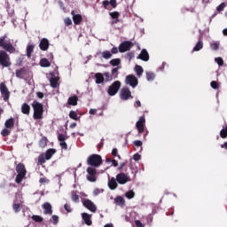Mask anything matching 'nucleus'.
Instances as JSON below:
<instances>
[{"label": "nucleus", "mask_w": 227, "mask_h": 227, "mask_svg": "<svg viewBox=\"0 0 227 227\" xmlns=\"http://www.w3.org/2000/svg\"><path fill=\"white\" fill-rule=\"evenodd\" d=\"M69 118H71V120H77V112L73 111V110L70 111Z\"/></svg>", "instance_id": "50"}, {"label": "nucleus", "mask_w": 227, "mask_h": 227, "mask_svg": "<svg viewBox=\"0 0 227 227\" xmlns=\"http://www.w3.org/2000/svg\"><path fill=\"white\" fill-rule=\"evenodd\" d=\"M45 160H47V159L45 158V154L39 155L38 161H37L38 166H42L43 164H45Z\"/></svg>", "instance_id": "35"}, {"label": "nucleus", "mask_w": 227, "mask_h": 227, "mask_svg": "<svg viewBox=\"0 0 227 227\" xmlns=\"http://www.w3.org/2000/svg\"><path fill=\"white\" fill-rule=\"evenodd\" d=\"M105 10H109V4L112 6V8H116L118 6V4L116 3V0H105L102 3Z\"/></svg>", "instance_id": "17"}, {"label": "nucleus", "mask_w": 227, "mask_h": 227, "mask_svg": "<svg viewBox=\"0 0 227 227\" xmlns=\"http://www.w3.org/2000/svg\"><path fill=\"white\" fill-rule=\"evenodd\" d=\"M135 72H136L137 77H141V75H143V73L145 72V70L143 69V67L137 65L135 67Z\"/></svg>", "instance_id": "30"}, {"label": "nucleus", "mask_w": 227, "mask_h": 227, "mask_svg": "<svg viewBox=\"0 0 227 227\" xmlns=\"http://www.w3.org/2000/svg\"><path fill=\"white\" fill-rule=\"evenodd\" d=\"M121 63V59H113L110 60V65L112 67H118Z\"/></svg>", "instance_id": "39"}, {"label": "nucleus", "mask_w": 227, "mask_h": 227, "mask_svg": "<svg viewBox=\"0 0 227 227\" xmlns=\"http://www.w3.org/2000/svg\"><path fill=\"white\" fill-rule=\"evenodd\" d=\"M108 187H109V189H111V191H114V190L118 189V183L114 177H112L108 181Z\"/></svg>", "instance_id": "24"}, {"label": "nucleus", "mask_w": 227, "mask_h": 227, "mask_svg": "<svg viewBox=\"0 0 227 227\" xmlns=\"http://www.w3.org/2000/svg\"><path fill=\"white\" fill-rule=\"evenodd\" d=\"M112 155H113V157H118V159H121V156L118 155V149L117 148H114L112 150Z\"/></svg>", "instance_id": "55"}, {"label": "nucleus", "mask_w": 227, "mask_h": 227, "mask_svg": "<svg viewBox=\"0 0 227 227\" xmlns=\"http://www.w3.org/2000/svg\"><path fill=\"white\" fill-rule=\"evenodd\" d=\"M135 54H134V51H130V52H128L125 56V58L127 59H129V61H132L133 58H134Z\"/></svg>", "instance_id": "52"}, {"label": "nucleus", "mask_w": 227, "mask_h": 227, "mask_svg": "<svg viewBox=\"0 0 227 227\" xmlns=\"http://www.w3.org/2000/svg\"><path fill=\"white\" fill-rule=\"evenodd\" d=\"M10 134H12V129H10L9 128H4L1 131V136H3V137H8Z\"/></svg>", "instance_id": "34"}, {"label": "nucleus", "mask_w": 227, "mask_h": 227, "mask_svg": "<svg viewBox=\"0 0 227 227\" xmlns=\"http://www.w3.org/2000/svg\"><path fill=\"white\" fill-rule=\"evenodd\" d=\"M118 70H120V67H115L112 69L111 75H113L114 79H118Z\"/></svg>", "instance_id": "46"}, {"label": "nucleus", "mask_w": 227, "mask_h": 227, "mask_svg": "<svg viewBox=\"0 0 227 227\" xmlns=\"http://www.w3.org/2000/svg\"><path fill=\"white\" fill-rule=\"evenodd\" d=\"M32 107L34 111V120H42V118H43V105L35 100L32 103Z\"/></svg>", "instance_id": "2"}, {"label": "nucleus", "mask_w": 227, "mask_h": 227, "mask_svg": "<svg viewBox=\"0 0 227 227\" xmlns=\"http://www.w3.org/2000/svg\"><path fill=\"white\" fill-rule=\"evenodd\" d=\"M111 54H118V49L116 47L112 48Z\"/></svg>", "instance_id": "62"}, {"label": "nucleus", "mask_w": 227, "mask_h": 227, "mask_svg": "<svg viewBox=\"0 0 227 227\" xmlns=\"http://www.w3.org/2000/svg\"><path fill=\"white\" fill-rule=\"evenodd\" d=\"M12 210L15 212V214H19V212L22 210V205L20 203L14 202L12 204Z\"/></svg>", "instance_id": "29"}, {"label": "nucleus", "mask_w": 227, "mask_h": 227, "mask_svg": "<svg viewBox=\"0 0 227 227\" xmlns=\"http://www.w3.org/2000/svg\"><path fill=\"white\" fill-rule=\"evenodd\" d=\"M49 45H50L49 39L43 38L40 41L39 49H41V51H48Z\"/></svg>", "instance_id": "16"}, {"label": "nucleus", "mask_w": 227, "mask_h": 227, "mask_svg": "<svg viewBox=\"0 0 227 227\" xmlns=\"http://www.w3.org/2000/svg\"><path fill=\"white\" fill-rule=\"evenodd\" d=\"M87 180L89 182H97V169L92 167L87 168Z\"/></svg>", "instance_id": "8"}, {"label": "nucleus", "mask_w": 227, "mask_h": 227, "mask_svg": "<svg viewBox=\"0 0 227 227\" xmlns=\"http://www.w3.org/2000/svg\"><path fill=\"white\" fill-rule=\"evenodd\" d=\"M16 172L18 175L16 176L15 182L16 184H21L22 181L26 178V175H27L26 165H24V163H19L16 166Z\"/></svg>", "instance_id": "3"}, {"label": "nucleus", "mask_w": 227, "mask_h": 227, "mask_svg": "<svg viewBox=\"0 0 227 227\" xmlns=\"http://www.w3.org/2000/svg\"><path fill=\"white\" fill-rule=\"evenodd\" d=\"M203 49V41L200 40L193 48V52H198Z\"/></svg>", "instance_id": "32"}, {"label": "nucleus", "mask_w": 227, "mask_h": 227, "mask_svg": "<svg viewBox=\"0 0 227 227\" xmlns=\"http://www.w3.org/2000/svg\"><path fill=\"white\" fill-rule=\"evenodd\" d=\"M135 224L137 227H145V224L143 223H141V221H139V220H136Z\"/></svg>", "instance_id": "59"}, {"label": "nucleus", "mask_w": 227, "mask_h": 227, "mask_svg": "<svg viewBox=\"0 0 227 227\" xmlns=\"http://www.w3.org/2000/svg\"><path fill=\"white\" fill-rule=\"evenodd\" d=\"M126 84H129L131 88H136L139 84V82L134 74H129L126 76Z\"/></svg>", "instance_id": "10"}, {"label": "nucleus", "mask_w": 227, "mask_h": 227, "mask_svg": "<svg viewBox=\"0 0 227 227\" xmlns=\"http://www.w3.org/2000/svg\"><path fill=\"white\" fill-rule=\"evenodd\" d=\"M58 139L59 141V146L62 148V150H68V145L67 144L66 139L67 137L63 134H59Z\"/></svg>", "instance_id": "15"}, {"label": "nucleus", "mask_w": 227, "mask_h": 227, "mask_svg": "<svg viewBox=\"0 0 227 227\" xmlns=\"http://www.w3.org/2000/svg\"><path fill=\"white\" fill-rule=\"evenodd\" d=\"M220 43L219 42H213L210 43V49L212 51H219Z\"/></svg>", "instance_id": "40"}, {"label": "nucleus", "mask_w": 227, "mask_h": 227, "mask_svg": "<svg viewBox=\"0 0 227 227\" xmlns=\"http://www.w3.org/2000/svg\"><path fill=\"white\" fill-rule=\"evenodd\" d=\"M82 219L84 221V223H85V224H87V226H91V224H93V222L91 221V215H90L88 213H82Z\"/></svg>", "instance_id": "20"}, {"label": "nucleus", "mask_w": 227, "mask_h": 227, "mask_svg": "<svg viewBox=\"0 0 227 227\" xmlns=\"http://www.w3.org/2000/svg\"><path fill=\"white\" fill-rule=\"evenodd\" d=\"M64 22L66 26H72V20L70 18H66Z\"/></svg>", "instance_id": "57"}, {"label": "nucleus", "mask_w": 227, "mask_h": 227, "mask_svg": "<svg viewBox=\"0 0 227 227\" xmlns=\"http://www.w3.org/2000/svg\"><path fill=\"white\" fill-rule=\"evenodd\" d=\"M215 61L217 63L218 67H223V65H224V60H223V58L221 57L215 59Z\"/></svg>", "instance_id": "49"}, {"label": "nucleus", "mask_w": 227, "mask_h": 227, "mask_svg": "<svg viewBox=\"0 0 227 227\" xmlns=\"http://www.w3.org/2000/svg\"><path fill=\"white\" fill-rule=\"evenodd\" d=\"M109 15L114 20L120 19V12H109Z\"/></svg>", "instance_id": "48"}, {"label": "nucleus", "mask_w": 227, "mask_h": 227, "mask_svg": "<svg viewBox=\"0 0 227 227\" xmlns=\"http://www.w3.org/2000/svg\"><path fill=\"white\" fill-rule=\"evenodd\" d=\"M96 84H102L106 79L104 78V74L102 73L95 74Z\"/></svg>", "instance_id": "25"}, {"label": "nucleus", "mask_w": 227, "mask_h": 227, "mask_svg": "<svg viewBox=\"0 0 227 227\" xmlns=\"http://www.w3.org/2000/svg\"><path fill=\"white\" fill-rule=\"evenodd\" d=\"M89 114H97V109L91 108V109L89 111Z\"/></svg>", "instance_id": "63"}, {"label": "nucleus", "mask_w": 227, "mask_h": 227, "mask_svg": "<svg viewBox=\"0 0 227 227\" xmlns=\"http://www.w3.org/2000/svg\"><path fill=\"white\" fill-rule=\"evenodd\" d=\"M125 196L126 198H128V200H132V198L136 196V193L134 192V191L130 190L125 193Z\"/></svg>", "instance_id": "44"}, {"label": "nucleus", "mask_w": 227, "mask_h": 227, "mask_svg": "<svg viewBox=\"0 0 227 227\" xmlns=\"http://www.w3.org/2000/svg\"><path fill=\"white\" fill-rule=\"evenodd\" d=\"M102 58H104V59H111V58H113V53L109 51H105L102 52Z\"/></svg>", "instance_id": "36"}, {"label": "nucleus", "mask_w": 227, "mask_h": 227, "mask_svg": "<svg viewBox=\"0 0 227 227\" xmlns=\"http://www.w3.org/2000/svg\"><path fill=\"white\" fill-rule=\"evenodd\" d=\"M38 98H43V92H37L36 93Z\"/></svg>", "instance_id": "64"}, {"label": "nucleus", "mask_w": 227, "mask_h": 227, "mask_svg": "<svg viewBox=\"0 0 227 227\" xmlns=\"http://www.w3.org/2000/svg\"><path fill=\"white\" fill-rule=\"evenodd\" d=\"M121 100H129V98H132V92L128 87H123L121 90Z\"/></svg>", "instance_id": "11"}, {"label": "nucleus", "mask_w": 227, "mask_h": 227, "mask_svg": "<svg viewBox=\"0 0 227 227\" xmlns=\"http://www.w3.org/2000/svg\"><path fill=\"white\" fill-rule=\"evenodd\" d=\"M120 88H121V82L120 81L114 82L113 84L108 88V95H110V97H114V95H116V93H118L120 90Z\"/></svg>", "instance_id": "5"}, {"label": "nucleus", "mask_w": 227, "mask_h": 227, "mask_svg": "<svg viewBox=\"0 0 227 227\" xmlns=\"http://www.w3.org/2000/svg\"><path fill=\"white\" fill-rule=\"evenodd\" d=\"M40 148H45L47 146V137H43L39 141Z\"/></svg>", "instance_id": "38"}, {"label": "nucleus", "mask_w": 227, "mask_h": 227, "mask_svg": "<svg viewBox=\"0 0 227 227\" xmlns=\"http://www.w3.org/2000/svg\"><path fill=\"white\" fill-rule=\"evenodd\" d=\"M43 208L44 210L45 215H51V214H52V206L51 205V203L45 202L43 205Z\"/></svg>", "instance_id": "23"}, {"label": "nucleus", "mask_w": 227, "mask_h": 227, "mask_svg": "<svg viewBox=\"0 0 227 227\" xmlns=\"http://www.w3.org/2000/svg\"><path fill=\"white\" fill-rule=\"evenodd\" d=\"M51 221L53 223V224H58V223H59V216L56 215H53L51 216Z\"/></svg>", "instance_id": "53"}, {"label": "nucleus", "mask_w": 227, "mask_h": 227, "mask_svg": "<svg viewBox=\"0 0 227 227\" xmlns=\"http://www.w3.org/2000/svg\"><path fill=\"white\" fill-rule=\"evenodd\" d=\"M77 102H79V98L76 95L70 97L67 100L68 106H77Z\"/></svg>", "instance_id": "26"}, {"label": "nucleus", "mask_w": 227, "mask_h": 227, "mask_svg": "<svg viewBox=\"0 0 227 227\" xmlns=\"http://www.w3.org/2000/svg\"><path fill=\"white\" fill-rule=\"evenodd\" d=\"M15 127V119L13 117L9 118L4 122V128L12 130Z\"/></svg>", "instance_id": "21"}, {"label": "nucleus", "mask_w": 227, "mask_h": 227, "mask_svg": "<svg viewBox=\"0 0 227 227\" xmlns=\"http://www.w3.org/2000/svg\"><path fill=\"white\" fill-rule=\"evenodd\" d=\"M103 160L102 156L99 154H91L87 159V164L91 166V168H100L102 166Z\"/></svg>", "instance_id": "4"}, {"label": "nucleus", "mask_w": 227, "mask_h": 227, "mask_svg": "<svg viewBox=\"0 0 227 227\" xmlns=\"http://www.w3.org/2000/svg\"><path fill=\"white\" fill-rule=\"evenodd\" d=\"M134 47V43L130 41H124L119 45V52H128V51H130Z\"/></svg>", "instance_id": "7"}, {"label": "nucleus", "mask_w": 227, "mask_h": 227, "mask_svg": "<svg viewBox=\"0 0 227 227\" xmlns=\"http://www.w3.org/2000/svg\"><path fill=\"white\" fill-rule=\"evenodd\" d=\"M35 51V45L29 44L27 47V57L31 58V54H33V51Z\"/></svg>", "instance_id": "33"}, {"label": "nucleus", "mask_w": 227, "mask_h": 227, "mask_svg": "<svg viewBox=\"0 0 227 227\" xmlns=\"http://www.w3.org/2000/svg\"><path fill=\"white\" fill-rule=\"evenodd\" d=\"M82 205L90 212H97V206L95 203H93V201H91V200L87 199L83 200Z\"/></svg>", "instance_id": "13"}, {"label": "nucleus", "mask_w": 227, "mask_h": 227, "mask_svg": "<svg viewBox=\"0 0 227 227\" xmlns=\"http://www.w3.org/2000/svg\"><path fill=\"white\" fill-rule=\"evenodd\" d=\"M40 67L43 68H49L51 67V62L46 58L42 59L39 62Z\"/></svg>", "instance_id": "28"}, {"label": "nucleus", "mask_w": 227, "mask_h": 227, "mask_svg": "<svg viewBox=\"0 0 227 227\" xmlns=\"http://www.w3.org/2000/svg\"><path fill=\"white\" fill-rule=\"evenodd\" d=\"M224 8H226V4L222 3L220 5L217 6L216 12H223Z\"/></svg>", "instance_id": "54"}, {"label": "nucleus", "mask_w": 227, "mask_h": 227, "mask_svg": "<svg viewBox=\"0 0 227 227\" xmlns=\"http://www.w3.org/2000/svg\"><path fill=\"white\" fill-rule=\"evenodd\" d=\"M16 77L22 79L24 77V68L16 70Z\"/></svg>", "instance_id": "41"}, {"label": "nucleus", "mask_w": 227, "mask_h": 227, "mask_svg": "<svg viewBox=\"0 0 227 227\" xmlns=\"http://www.w3.org/2000/svg\"><path fill=\"white\" fill-rule=\"evenodd\" d=\"M71 199L74 201V203H79V195H77L75 192H72Z\"/></svg>", "instance_id": "45"}, {"label": "nucleus", "mask_w": 227, "mask_h": 227, "mask_svg": "<svg viewBox=\"0 0 227 227\" xmlns=\"http://www.w3.org/2000/svg\"><path fill=\"white\" fill-rule=\"evenodd\" d=\"M104 192V190H100L98 188H96L93 192L94 196H98V194Z\"/></svg>", "instance_id": "56"}, {"label": "nucleus", "mask_w": 227, "mask_h": 227, "mask_svg": "<svg viewBox=\"0 0 227 227\" xmlns=\"http://www.w3.org/2000/svg\"><path fill=\"white\" fill-rule=\"evenodd\" d=\"M220 137H222V139H226V137H227V125H226L225 129H221Z\"/></svg>", "instance_id": "42"}, {"label": "nucleus", "mask_w": 227, "mask_h": 227, "mask_svg": "<svg viewBox=\"0 0 227 227\" xmlns=\"http://www.w3.org/2000/svg\"><path fill=\"white\" fill-rule=\"evenodd\" d=\"M0 93L4 102H8V100H10V90H8L6 83L4 82L0 83Z\"/></svg>", "instance_id": "6"}, {"label": "nucleus", "mask_w": 227, "mask_h": 227, "mask_svg": "<svg viewBox=\"0 0 227 227\" xmlns=\"http://www.w3.org/2000/svg\"><path fill=\"white\" fill-rule=\"evenodd\" d=\"M21 113L22 114H26L27 116H29L31 113V106L27 103H23L21 105Z\"/></svg>", "instance_id": "22"}, {"label": "nucleus", "mask_w": 227, "mask_h": 227, "mask_svg": "<svg viewBox=\"0 0 227 227\" xmlns=\"http://www.w3.org/2000/svg\"><path fill=\"white\" fill-rule=\"evenodd\" d=\"M146 79L147 81H153V79H155V74L152 72L146 73Z\"/></svg>", "instance_id": "47"}, {"label": "nucleus", "mask_w": 227, "mask_h": 227, "mask_svg": "<svg viewBox=\"0 0 227 227\" xmlns=\"http://www.w3.org/2000/svg\"><path fill=\"white\" fill-rule=\"evenodd\" d=\"M133 145L137 147L143 146V142L141 140H136L133 142Z\"/></svg>", "instance_id": "58"}, {"label": "nucleus", "mask_w": 227, "mask_h": 227, "mask_svg": "<svg viewBox=\"0 0 227 227\" xmlns=\"http://www.w3.org/2000/svg\"><path fill=\"white\" fill-rule=\"evenodd\" d=\"M116 181L120 185H125L128 182H130V177L127 174L121 172L116 176Z\"/></svg>", "instance_id": "9"}, {"label": "nucleus", "mask_w": 227, "mask_h": 227, "mask_svg": "<svg viewBox=\"0 0 227 227\" xmlns=\"http://www.w3.org/2000/svg\"><path fill=\"white\" fill-rule=\"evenodd\" d=\"M210 86H211V88H213V90H219V82H217L215 81H212L210 82Z\"/></svg>", "instance_id": "51"}, {"label": "nucleus", "mask_w": 227, "mask_h": 227, "mask_svg": "<svg viewBox=\"0 0 227 227\" xmlns=\"http://www.w3.org/2000/svg\"><path fill=\"white\" fill-rule=\"evenodd\" d=\"M54 153H56V149H48L44 154L46 160H50V159H52V155H54Z\"/></svg>", "instance_id": "27"}, {"label": "nucleus", "mask_w": 227, "mask_h": 227, "mask_svg": "<svg viewBox=\"0 0 227 227\" xmlns=\"http://www.w3.org/2000/svg\"><path fill=\"white\" fill-rule=\"evenodd\" d=\"M145 123H146V119L145 116H141L136 123V127L139 134H143V132H145Z\"/></svg>", "instance_id": "12"}, {"label": "nucleus", "mask_w": 227, "mask_h": 227, "mask_svg": "<svg viewBox=\"0 0 227 227\" xmlns=\"http://www.w3.org/2000/svg\"><path fill=\"white\" fill-rule=\"evenodd\" d=\"M50 75L51 76V78L50 79L51 87L53 89L58 88V86H59V77L56 76L54 73H51Z\"/></svg>", "instance_id": "14"}, {"label": "nucleus", "mask_w": 227, "mask_h": 227, "mask_svg": "<svg viewBox=\"0 0 227 227\" xmlns=\"http://www.w3.org/2000/svg\"><path fill=\"white\" fill-rule=\"evenodd\" d=\"M32 219L35 221V223H43V218L40 215H34Z\"/></svg>", "instance_id": "43"}, {"label": "nucleus", "mask_w": 227, "mask_h": 227, "mask_svg": "<svg viewBox=\"0 0 227 227\" xmlns=\"http://www.w3.org/2000/svg\"><path fill=\"white\" fill-rule=\"evenodd\" d=\"M71 14L73 15V22L75 26H79L82 22V16L81 14H75V11H72Z\"/></svg>", "instance_id": "18"}, {"label": "nucleus", "mask_w": 227, "mask_h": 227, "mask_svg": "<svg viewBox=\"0 0 227 227\" xmlns=\"http://www.w3.org/2000/svg\"><path fill=\"white\" fill-rule=\"evenodd\" d=\"M64 208L66 211H67L68 213L72 212V207H70V205L68 204H65L64 205Z\"/></svg>", "instance_id": "61"}, {"label": "nucleus", "mask_w": 227, "mask_h": 227, "mask_svg": "<svg viewBox=\"0 0 227 227\" xmlns=\"http://www.w3.org/2000/svg\"><path fill=\"white\" fill-rule=\"evenodd\" d=\"M133 160H141V154H139V153H135V154L133 155Z\"/></svg>", "instance_id": "60"}, {"label": "nucleus", "mask_w": 227, "mask_h": 227, "mask_svg": "<svg viewBox=\"0 0 227 227\" xmlns=\"http://www.w3.org/2000/svg\"><path fill=\"white\" fill-rule=\"evenodd\" d=\"M0 47L4 49L0 51V66L3 68H8L12 67V59L9 54L15 53L17 44H12V40L8 39L7 35H3L0 37Z\"/></svg>", "instance_id": "1"}, {"label": "nucleus", "mask_w": 227, "mask_h": 227, "mask_svg": "<svg viewBox=\"0 0 227 227\" xmlns=\"http://www.w3.org/2000/svg\"><path fill=\"white\" fill-rule=\"evenodd\" d=\"M114 201L116 203V205H119L120 207H123V205H125V199H123V197L121 196H118L114 199Z\"/></svg>", "instance_id": "31"}, {"label": "nucleus", "mask_w": 227, "mask_h": 227, "mask_svg": "<svg viewBox=\"0 0 227 227\" xmlns=\"http://www.w3.org/2000/svg\"><path fill=\"white\" fill-rule=\"evenodd\" d=\"M137 59H141L142 61H148L150 59V55L146 49H143L141 53L138 55Z\"/></svg>", "instance_id": "19"}, {"label": "nucleus", "mask_w": 227, "mask_h": 227, "mask_svg": "<svg viewBox=\"0 0 227 227\" xmlns=\"http://www.w3.org/2000/svg\"><path fill=\"white\" fill-rule=\"evenodd\" d=\"M103 76L105 77V81L106 82H109L111 81H113V79H114V77L111 74V73H104Z\"/></svg>", "instance_id": "37"}]
</instances>
